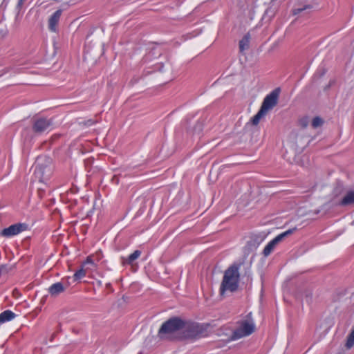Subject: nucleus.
<instances>
[{
    "label": "nucleus",
    "instance_id": "1",
    "mask_svg": "<svg viewBox=\"0 0 354 354\" xmlns=\"http://www.w3.org/2000/svg\"><path fill=\"white\" fill-rule=\"evenodd\" d=\"M241 265V263H234L225 270L220 288L222 295L225 291L234 292L238 289Z\"/></svg>",
    "mask_w": 354,
    "mask_h": 354
},
{
    "label": "nucleus",
    "instance_id": "2",
    "mask_svg": "<svg viewBox=\"0 0 354 354\" xmlns=\"http://www.w3.org/2000/svg\"><path fill=\"white\" fill-rule=\"evenodd\" d=\"M185 322L178 317H173L162 324L159 329L158 335L160 338H170L171 335L181 330Z\"/></svg>",
    "mask_w": 354,
    "mask_h": 354
},
{
    "label": "nucleus",
    "instance_id": "3",
    "mask_svg": "<svg viewBox=\"0 0 354 354\" xmlns=\"http://www.w3.org/2000/svg\"><path fill=\"white\" fill-rule=\"evenodd\" d=\"M255 325L254 321L250 318V313L247 319L242 320L239 327L234 330L233 333V338L234 339L250 335L254 331Z\"/></svg>",
    "mask_w": 354,
    "mask_h": 354
},
{
    "label": "nucleus",
    "instance_id": "4",
    "mask_svg": "<svg viewBox=\"0 0 354 354\" xmlns=\"http://www.w3.org/2000/svg\"><path fill=\"white\" fill-rule=\"evenodd\" d=\"M184 337L186 339H196L203 333V327L197 323H185L183 329Z\"/></svg>",
    "mask_w": 354,
    "mask_h": 354
},
{
    "label": "nucleus",
    "instance_id": "5",
    "mask_svg": "<svg viewBox=\"0 0 354 354\" xmlns=\"http://www.w3.org/2000/svg\"><path fill=\"white\" fill-rule=\"evenodd\" d=\"M280 90L276 88L264 98L261 109L268 113L277 104Z\"/></svg>",
    "mask_w": 354,
    "mask_h": 354
},
{
    "label": "nucleus",
    "instance_id": "6",
    "mask_svg": "<svg viewBox=\"0 0 354 354\" xmlns=\"http://www.w3.org/2000/svg\"><path fill=\"white\" fill-rule=\"evenodd\" d=\"M28 229V225L26 223H16L4 228L1 232V236L3 237H12L19 234V233L26 231Z\"/></svg>",
    "mask_w": 354,
    "mask_h": 354
},
{
    "label": "nucleus",
    "instance_id": "7",
    "mask_svg": "<svg viewBox=\"0 0 354 354\" xmlns=\"http://www.w3.org/2000/svg\"><path fill=\"white\" fill-rule=\"evenodd\" d=\"M295 229H290L286 230V232L277 235L275 238H274L272 241H270L265 247L263 250V254L266 257H268L272 252L275 246L281 242L284 238L290 235L293 233Z\"/></svg>",
    "mask_w": 354,
    "mask_h": 354
},
{
    "label": "nucleus",
    "instance_id": "8",
    "mask_svg": "<svg viewBox=\"0 0 354 354\" xmlns=\"http://www.w3.org/2000/svg\"><path fill=\"white\" fill-rule=\"evenodd\" d=\"M52 124L53 122L50 119L40 118L35 120L32 129L36 133H42L48 130Z\"/></svg>",
    "mask_w": 354,
    "mask_h": 354
},
{
    "label": "nucleus",
    "instance_id": "9",
    "mask_svg": "<svg viewBox=\"0 0 354 354\" xmlns=\"http://www.w3.org/2000/svg\"><path fill=\"white\" fill-rule=\"evenodd\" d=\"M68 284L67 282L63 281L55 283L48 288V292L52 297H57L59 294L64 292L68 288Z\"/></svg>",
    "mask_w": 354,
    "mask_h": 354
},
{
    "label": "nucleus",
    "instance_id": "10",
    "mask_svg": "<svg viewBox=\"0 0 354 354\" xmlns=\"http://www.w3.org/2000/svg\"><path fill=\"white\" fill-rule=\"evenodd\" d=\"M62 10H56L50 17L48 20V28L52 32H56L57 30V26L58 24V22L59 21L60 17L62 15Z\"/></svg>",
    "mask_w": 354,
    "mask_h": 354
},
{
    "label": "nucleus",
    "instance_id": "11",
    "mask_svg": "<svg viewBox=\"0 0 354 354\" xmlns=\"http://www.w3.org/2000/svg\"><path fill=\"white\" fill-rule=\"evenodd\" d=\"M141 252L140 250H135L132 254L127 257H122V263L125 265L133 266L134 261L140 256Z\"/></svg>",
    "mask_w": 354,
    "mask_h": 354
},
{
    "label": "nucleus",
    "instance_id": "12",
    "mask_svg": "<svg viewBox=\"0 0 354 354\" xmlns=\"http://www.w3.org/2000/svg\"><path fill=\"white\" fill-rule=\"evenodd\" d=\"M17 315L10 310H6L0 314V324H3L14 319Z\"/></svg>",
    "mask_w": 354,
    "mask_h": 354
},
{
    "label": "nucleus",
    "instance_id": "13",
    "mask_svg": "<svg viewBox=\"0 0 354 354\" xmlns=\"http://www.w3.org/2000/svg\"><path fill=\"white\" fill-rule=\"evenodd\" d=\"M342 205H349L354 204V191L348 192L340 202Z\"/></svg>",
    "mask_w": 354,
    "mask_h": 354
},
{
    "label": "nucleus",
    "instance_id": "14",
    "mask_svg": "<svg viewBox=\"0 0 354 354\" xmlns=\"http://www.w3.org/2000/svg\"><path fill=\"white\" fill-rule=\"evenodd\" d=\"M250 35H245L243 39L239 41V49L241 53L249 48Z\"/></svg>",
    "mask_w": 354,
    "mask_h": 354
},
{
    "label": "nucleus",
    "instance_id": "15",
    "mask_svg": "<svg viewBox=\"0 0 354 354\" xmlns=\"http://www.w3.org/2000/svg\"><path fill=\"white\" fill-rule=\"evenodd\" d=\"M267 113L264 111L263 109H260L258 113L252 118V122L254 125H257L260 121V120Z\"/></svg>",
    "mask_w": 354,
    "mask_h": 354
},
{
    "label": "nucleus",
    "instance_id": "16",
    "mask_svg": "<svg viewBox=\"0 0 354 354\" xmlns=\"http://www.w3.org/2000/svg\"><path fill=\"white\" fill-rule=\"evenodd\" d=\"M324 121L323 120L319 117H315L313 118L312 121V126L313 128H317L322 125Z\"/></svg>",
    "mask_w": 354,
    "mask_h": 354
},
{
    "label": "nucleus",
    "instance_id": "17",
    "mask_svg": "<svg viewBox=\"0 0 354 354\" xmlns=\"http://www.w3.org/2000/svg\"><path fill=\"white\" fill-rule=\"evenodd\" d=\"M354 345V330H352L351 333L349 335L347 342H346V346L350 348Z\"/></svg>",
    "mask_w": 354,
    "mask_h": 354
},
{
    "label": "nucleus",
    "instance_id": "18",
    "mask_svg": "<svg viewBox=\"0 0 354 354\" xmlns=\"http://www.w3.org/2000/svg\"><path fill=\"white\" fill-rule=\"evenodd\" d=\"M85 274H86L85 271L83 269H80L75 273L74 277L75 279H82V277H84L85 276Z\"/></svg>",
    "mask_w": 354,
    "mask_h": 354
},
{
    "label": "nucleus",
    "instance_id": "19",
    "mask_svg": "<svg viewBox=\"0 0 354 354\" xmlns=\"http://www.w3.org/2000/svg\"><path fill=\"white\" fill-rule=\"evenodd\" d=\"M310 8V6H304L303 8L294 9L293 10V15H297V14L300 13L301 12H302L303 10L308 9Z\"/></svg>",
    "mask_w": 354,
    "mask_h": 354
},
{
    "label": "nucleus",
    "instance_id": "20",
    "mask_svg": "<svg viewBox=\"0 0 354 354\" xmlns=\"http://www.w3.org/2000/svg\"><path fill=\"white\" fill-rule=\"evenodd\" d=\"M299 124H300V125L302 127H304V128L308 126V118H304L301 119L299 120Z\"/></svg>",
    "mask_w": 354,
    "mask_h": 354
},
{
    "label": "nucleus",
    "instance_id": "21",
    "mask_svg": "<svg viewBox=\"0 0 354 354\" xmlns=\"http://www.w3.org/2000/svg\"><path fill=\"white\" fill-rule=\"evenodd\" d=\"M35 172L43 173L41 165L39 163H37L35 165Z\"/></svg>",
    "mask_w": 354,
    "mask_h": 354
},
{
    "label": "nucleus",
    "instance_id": "22",
    "mask_svg": "<svg viewBox=\"0 0 354 354\" xmlns=\"http://www.w3.org/2000/svg\"><path fill=\"white\" fill-rule=\"evenodd\" d=\"M27 0H19L18 1V4H17V6L18 7H21L22 6V5L24 3L25 1H26Z\"/></svg>",
    "mask_w": 354,
    "mask_h": 354
},
{
    "label": "nucleus",
    "instance_id": "23",
    "mask_svg": "<svg viewBox=\"0 0 354 354\" xmlns=\"http://www.w3.org/2000/svg\"><path fill=\"white\" fill-rule=\"evenodd\" d=\"M86 262L88 263H93L92 258L91 257H88L86 259Z\"/></svg>",
    "mask_w": 354,
    "mask_h": 354
}]
</instances>
